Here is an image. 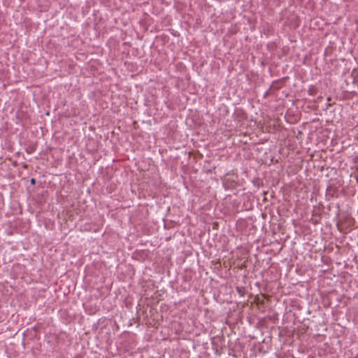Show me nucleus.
Listing matches in <instances>:
<instances>
[{
  "mask_svg": "<svg viewBox=\"0 0 358 358\" xmlns=\"http://www.w3.org/2000/svg\"><path fill=\"white\" fill-rule=\"evenodd\" d=\"M237 289H238V292H239L241 294H241V293H242L241 288H240V287H237Z\"/></svg>",
  "mask_w": 358,
  "mask_h": 358,
  "instance_id": "f03ea898",
  "label": "nucleus"
},
{
  "mask_svg": "<svg viewBox=\"0 0 358 358\" xmlns=\"http://www.w3.org/2000/svg\"><path fill=\"white\" fill-rule=\"evenodd\" d=\"M30 182L31 184L34 185L36 183V180L34 178H31L30 180Z\"/></svg>",
  "mask_w": 358,
  "mask_h": 358,
  "instance_id": "f257e3e1",
  "label": "nucleus"
}]
</instances>
